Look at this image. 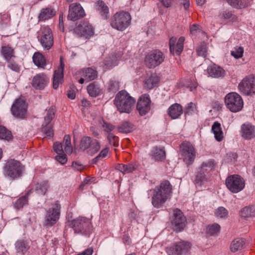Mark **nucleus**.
I'll list each match as a JSON object with an SVG mask.
<instances>
[{
    "label": "nucleus",
    "mask_w": 255,
    "mask_h": 255,
    "mask_svg": "<svg viewBox=\"0 0 255 255\" xmlns=\"http://www.w3.org/2000/svg\"><path fill=\"white\" fill-rule=\"evenodd\" d=\"M172 185L168 180L163 181L158 187L153 191L152 204L157 208L162 206L163 204L170 198L172 193Z\"/></svg>",
    "instance_id": "1"
},
{
    "label": "nucleus",
    "mask_w": 255,
    "mask_h": 255,
    "mask_svg": "<svg viewBox=\"0 0 255 255\" xmlns=\"http://www.w3.org/2000/svg\"><path fill=\"white\" fill-rule=\"evenodd\" d=\"M135 103V99L125 90L120 91L114 100V104L120 113H130L134 107Z\"/></svg>",
    "instance_id": "2"
},
{
    "label": "nucleus",
    "mask_w": 255,
    "mask_h": 255,
    "mask_svg": "<svg viewBox=\"0 0 255 255\" xmlns=\"http://www.w3.org/2000/svg\"><path fill=\"white\" fill-rule=\"evenodd\" d=\"M131 16L129 12L125 11L117 12L110 19V25L114 29L123 31L128 28L131 23Z\"/></svg>",
    "instance_id": "3"
},
{
    "label": "nucleus",
    "mask_w": 255,
    "mask_h": 255,
    "mask_svg": "<svg viewBox=\"0 0 255 255\" xmlns=\"http://www.w3.org/2000/svg\"><path fill=\"white\" fill-rule=\"evenodd\" d=\"M165 58V54L161 51L153 49L145 54L144 62L146 67L153 69L161 64Z\"/></svg>",
    "instance_id": "4"
},
{
    "label": "nucleus",
    "mask_w": 255,
    "mask_h": 255,
    "mask_svg": "<svg viewBox=\"0 0 255 255\" xmlns=\"http://www.w3.org/2000/svg\"><path fill=\"white\" fill-rule=\"evenodd\" d=\"M225 104L228 109L233 113L240 111L244 106L241 96L236 92L228 93L225 97Z\"/></svg>",
    "instance_id": "5"
},
{
    "label": "nucleus",
    "mask_w": 255,
    "mask_h": 255,
    "mask_svg": "<svg viewBox=\"0 0 255 255\" xmlns=\"http://www.w3.org/2000/svg\"><path fill=\"white\" fill-rule=\"evenodd\" d=\"M76 233L87 235L92 230L91 220L86 217H79L72 220L70 224Z\"/></svg>",
    "instance_id": "6"
},
{
    "label": "nucleus",
    "mask_w": 255,
    "mask_h": 255,
    "mask_svg": "<svg viewBox=\"0 0 255 255\" xmlns=\"http://www.w3.org/2000/svg\"><path fill=\"white\" fill-rule=\"evenodd\" d=\"M191 246L190 242L180 241L167 247L165 251L168 255H186L190 252Z\"/></svg>",
    "instance_id": "7"
},
{
    "label": "nucleus",
    "mask_w": 255,
    "mask_h": 255,
    "mask_svg": "<svg viewBox=\"0 0 255 255\" xmlns=\"http://www.w3.org/2000/svg\"><path fill=\"white\" fill-rule=\"evenodd\" d=\"M23 169L24 166L21 163L14 159L7 160L4 167L5 173L13 179L19 177Z\"/></svg>",
    "instance_id": "8"
},
{
    "label": "nucleus",
    "mask_w": 255,
    "mask_h": 255,
    "mask_svg": "<svg viewBox=\"0 0 255 255\" xmlns=\"http://www.w3.org/2000/svg\"><path fill=\"white\" fill-rule=\"evenodd\" d=\"M61 205L58 201L51 204V207L46 211L45 217V225L52 226L58 221L60 216Z\"/></svg>",
    "instance_id": "9"
},
{
    "label": "nucleus",
    "mask_w": 255,
    "mask_h": 255,
    "mask_svg": "<svg viewBox=\"0 0 255 255\" xmlns=\"http://www.w3.org/2000/svg\"><path fill=\"white\" fill-rule=\"evenodd\" d=\"M38 40L45 50H49L53 45L54 40L52 31L48 26L42 27L38 32Z\"/></svg>",
    "instance_id": "10"
},
{
    "label": "nucleus",
    "mask_w": 255,
    "mask_h": 255,
    "mask_svg": "<svg viewBox=\"0 0 255 255\" xmlns=\"http://www.w3.org/2000/svg\"><path fill=\"white\" fill-rule=\"evenodd\" d=\"M180 148L184 161L188 165L192 164L196 157V151L193 145L191 142L185 141L181 143Z\"/></svg>",
    "instance_id": "11"
},
{
    "label": "nucleus",
    "mask_w": 255,
    "mask_h": 255,
    "mask_svg": "<svg viewBox=\"0 0 255 255\" xmlns=\"http://www.w3.org/2000/svg\"><path fill=\"white\" fill-rule=\"evenodd\" d=\"M100 143L96 139H92L89 136H84L81 140L80 149L82 151L86 150L89 154H95L100 150Z\"/></svg>",
    "instance_id": "12"
},
{
    "label": "nucleus",
    "mask_w": 255,
    "mask_h": 255,
    "mask_svg": "<svg viewBox=\"0 0 255 255\" xmlns=\"http://www.w3.org/2000/svg\"><path fill=\"white\" fill-rule=\"evenodd\" d=\"M238 88L246 95L255 94V75H250L245 77L239 83Z\"/></svg>",
    "instance_id": "13"
},
{
    "label": "nucleus",
    "mask_w": 255,
    "mask_h": 255,
    "mask_svg": "<svg viewBox=\"0 0 255 255\" xmlns=\"http://www.w3.org/2000/svg\"><path fill=\"white\" fill-rule=\"evenodd\" d=\"M226 185L230 191L233 193H238L245 187V181L238 175H232L226 180Z\"/></svg>",
    "instance_id": "14"
},
{
    "label": "nucleus",
    "mask_w": 255,
    "mask_h": 255,
    "mask_svg": "<svg viewBox=\"0 0 255 255\" xmlns=\"http://www.w3.org/2000/svg\"><path fill=\"white\" fill-rule=\"evenodd\" d=\"M171 222L173 230L179 232L182 231L185 228L186 219L183 212L176 208L173 210V215Z\"/></svg>",
    "instance_id": "15"
},
{
    "label": "nucleus",
    "mask_w": 255,
    "mask_h": 255,
    "mask_svg": "<svg viewBox=\"0 0 255 255\" xmlns=\"http://www.w3.org/2000/svg\"><path fill=\"white\" fill-rule=\"evenodd\" d=\"M11 112L16 118L25 119L27 115V105L25 101L21 98L17 99L11 106Z\"/></svg>",
    "instance_id": "16"
},
{
    "label": "nucleus",
    "mask_w": 255,
    "mask_h": 255,
    "mask_svg": "<svg viewBox=\"0 0 255 255\" xmlns=\"http://www.w3.org/2000/svg\"><path fill=\"white\" fill-rule=\"evenodd\" d=\"M98 76L97 71L92 68H87L78 71L75 74L76 79L80 84L85 82H89L97 78Z\"/></svg>",
    "instance_id": "17"
},
{
    "label": "nucleus",
    "mask_w": 255,
    "mask_h": 255,
    "mask_svg": "<svg viewBox=\"0 0 255 255\" xmlns=\"http://www.w3.org/2000/svg\"><path fill=\"white\" fill-rule=\"evenodd\" d=\"M85 15V11L79 3H73L69 5L68 19L76 21Z\"/></svg>",
    "instance_id": "18"
},
{
    "label": "nucleus",
    "mask_w": 255,
    "mask_h": 255,
    "mask_svg": "<svg viewBox=\"0 0 255 255\" xmlns=\"http://www.w3.org/2000/svg\"><path fill=\"white\" fill-rule=\"evenodd\" d=\"M151 101L149 95L144 94L138 100L136 108L140 115L144 116L150 110Z\"/></svg>",
    "instance_id": "19"
},
{
    "label": "nucleus",
    "mask_w": 255,
    "mask_h": 255,
    "mask_svg": "<svg viewBox=\"0 0 255 255\" xmlns=\"http://www.w3.org/2000/svg\"><path fill=\"white\" fill-rule=\"evenodd\" d=\"M76 34L80 37L88 38L94 34L92 26L87 22H81L74 29Z\"/></svg>",
    "instance_id": "20"
},
{
    "label": "nucleus",
    "mask_w": 255,
    "mask_h": 255,
    "mask_svg": "<svg viewBox=\"0 0 255 255\" xmlns=\"http://www.w3.org/2000/svg\"><path fill=\"white\" fill-rule=\"evenodd\" d=\"M241 136L246 140H251L255 138V126L250 123L243 124L241 127Z\"/></svg>",
    "instance_id": "21"
},
{
    "label": "nucleus",
    "mask_w": 255,
    "mask_h": 255,
    "mask_svg": "<svg viewBox=\"0 0 255 255\" xmlns=\"http://www.w3.org/2000/svg\"><path fill=\"white\" fill-rule=\"evenodd\" d=\"M48 83V78L44 73L36 75L32 79L31 84L37 90L43 89Z\"/></svg>",
    "instance_id": "22"
},
{
    "label": "nucleus",
    "mask_w": 255,
    "mask_h": 255,
    "mask_svg": "<svg viewBox=\"0 0 255 255\" xmlns=\"http://www.w3.org/2000/svg\"><path fill=\"white\" fill-rule=\"evenodd\" d=\"M64 63L62 58H60V64L58 69L54 71L53 80V87L55 89H57L60 84L63 80V71Z\"/></svg>",
    "instance_id": "23"
},
{
    "label": "nucleus",
    "mask_w": 255,
    "mask_h": 255,
    "mask_svg": "<svg viewBox=\"0 0 255 255\" xmlns=\"http://www.w3.org/2000/svg\"><path fill=\"white\" fill-rule=\"evenodd\" d=\"M182 113V107L178 103L172 105L168 109V114L172 119L178 118Z\"/></svg>",
    "instance_id": "24"
},
{
    "label": "nucleus",
    "mask_w": 255,
    "mask_h": 255,
    "mask_svg": "<svg viewBox=\"0 0 255 255\" xmlns=\"http://www.w3.org/2000/svg\"><path fill=\"white\" fill-rule=\"evenodd\" d=\"M226 1L231 6L238 9L245 8L252 3V0H226Z\"/></svg>",
    "instance_id": "25"
},
{
    "label": "nucleus",
    "mask_w": 255,
    "mask_h": 255,
    "mask_svg": "<svg viewBox=\"0 0 255 255\" xmlns=\"http://www.w3.org/2000/svg\"><path fill=\"white\" fill-rule=\"evenodd\" d=\"M207 70L208 74L213 78L223 77L225 74L224 70L216 64H213L208 66Z\"/></svg>",
    "instance_id": "26"
},
{
    "label": "nucleus",
    "mask_w": 255,
    "mask_h": 255,
    "mask_svg": "<svg viewBox=\"0 0 255 255\" xmlns=\"http://www.w3.org/2000/svg\"><path fill=\"white\" fill-rule=\"evenodd\" d=\"M246 240L243 238L234 239L230 245V250L233 253L241 251L245 247Z\"/></svg>",
    "instance_id": "27"
},
{
    "label": "nucleus",
    "mask_w": 255,
    "mask_h": 255,
    "mask_svg": "<svg viewBox=\"0 0 255 255\" xmlns=\"http://www.w3.org/2000/svg\"><path fill=\"white\" fill-rule=\"evenodd\" d=\"M1 55L6 60L15 57L14 49L9 45H3L0 49Z\"/></svg>",
    "instance_id": "28"
},
{
    "label": "nucleus",
    "mask_w": 255,
    "mask_h": 255,
    "mask_svg": "<svg viewBox=\"0 0 255 255\" xmlns=\"http://www.w3.org/2000/svg\"><path fill=\"white\" fill-rule=\"evenodd\" d=\"M96 8L103 19H107L109 17V7L104 1L98 0L96 3Z\"/></svg>",
    "instance_id": "29"
},
{
    "label": "nucleus",
    "mask_w": 255,
    "mask_h": 255,
    "mask_svg": "<svg viewBox=\"0 0 255 255\" xmlns=\"http://www.w3.org/2000/svg\"><path fill=\"white\" fill-rule=\"evenodd\" d=\"M211 130L214 134V137L216 140L221 141L224 138V134L221 128V124L218 122H215L213 123Z\"/></svg>",
    "instance_id": "30"
},
{
    "label": "nucleus",
    "mask_w": 255,
    "mask_h": 255,
    "mask_svg": "<svg viewBox=\"0 0 255 255\" xmlns=\"http://www.w3.org/2000/svg\"><path fill=\"white\" fill-rule=\"evenodd\" d=\"M137 167L138 164L136 162H132L128 164H119L117 166V169L125 174L133 172L137 168Z\"/></svg>",
    "instance_id": "31"
},
{
    "label": "nucleus",
    "mask_w": 255,
    "mask_h": 255,
    "mask_svg": "<svg viewBox=\"0 0 255 255\" xmlns=\"http://www.w3.org/2000/svg\"><path fill=\"white\" fill-rule=\"evenodd\" d=\"M33 62L39 68H45L46 62L45 57L39 52H35L32 57Z\"/></svg>",
    "instance_id": "32"
},
{
    "label": "nucleus",
    "mask_w": 255,
    "mask_h": 255,
    "mask_svg": "<svg viewBox=\"0 0 255 255\" xmlns=\"http://www.w3.org/2000/svg\"><path fill=\"white\" fill-rule=\"evenodd\" d=\"M87 90L89 95L93 97H96L101 92L99 84L96 82L90 83L87 86Z\"/></svg>",
    "instance_id": "33"
},
{
    "label": "nucleus",
    "mask_w": 255,
    "mask_h": 255,
    "mask_svg": "<svg viewBox=\"0 0 255 255\" xmlns=\"http://www.w3.org/2000/svg\"><path fill=\"white\" fill-rule=\"evenodd\" d=\"M55 11L51 8L47 7L41 10L39 18L40 20H45L52 17L55 14Z\"/></svg>",
    "instance_id": "34"
},
{
    "label": "nucleus",
    "mask_w": 255,
    "mask_h": 255,
    "mask_svg": "<svg viewBox=\"0 0 255 255\" xmlns=\"http://www.w3.org/2000/svg\"><path fill=\"white\" fill-rule=\"evenodd\" d=\"M28 191L25 195L19 198L14 203V207L17 210H19L23 207L24 206L28 204V196L30 193Z\"/></svg>",
    "instance_id": "35"
},
{
    "label": "nucleus",
    "mask_w": 255,
    "mask_h": 255,
    "mask_svg": "<svg viewBox=\"0 0 255 255\" xmlns=\"http://www.w3.org/2000/svg\"><path fill=\"white\" fill-rule=\"evenodd\" d=\"M159 81V78L155 74H152L145 80V87L151 89L155 86Z\"/></svg>",
    "instance_id": "36"
},
{
    "label": "nucleus",
    "mask_w": 255,
    "mask_h": 255,
    "mask_svg": "<svg viewBox=\"0 0 255 255\" xmlns=\"http://www.w3.org/2000/svg\"><path fill=\"white\" fill-rule=\"evenodd\" d=\"M15 248L18 253H21L24 254L25 253L29 248L28 243L23 241H18L15 243Z\"/></svg>",
    "instance_id": "37"
},
{
    "label": "nucleus",
    "mask_w": 255,
    "mask_h": 255,
    "mask_svg": "<svg viewBox=\"0 0 255 255\" xmlns=\"http://www.w3.org/2000/svg\"><path fill=\"white\" fill-rule=\"evenodd\" d=\"M11 131L4 127L0 126V139L9 140L12 138Z\"/></svg>",
    "instance_id": "38"
},
{
    "label": "nucleus",
    "mask_w": 255,
    "mask_h": 255,
    "mask_svg": "<svg viewBox=\"0 0 255 255\" xmlns=\"http://www.w3.org/2000/svg\"><path fill=\"white\" fill-rule=\"evenodd\" d=\"M153 154L154 158L156 161L162 160L165 157V152L162 148H155Z\"/></svg>",
    "instance_id": "39"
},
{
    "label": "nucleus",
    "mask_w": 255,
    "mask_h": 255,
    "mask_svg": "<svg viewBox=\"0 0 255 255\" xmlns=\"http://www.w3.org/2000/svg\"><path fill=\"white\" fill-rule=\"evenodd\" d=\"M63 144L65 146V151L67 154H71L73 149L71 146V137L69 135H65L63 139Z\"/></svg>",
    "instance_id": "40"
},
{
    "label": "nucleus",
    "mask_w": 255,
    "mask_h": 255,
    "mask_svg": "<svg viewBox=\"0 0 255 255\" xmlns=\"http://www.w3.org/2000/svg\"><path fill=\"white\" fill-rule=\"evenodd\" d=\"M104 64L108 69L117 65L118 64L117 57L115 55H112V56L106 58L104 60Z\"/></svg>",
    "instance_id": "41"
},
{
    "label": "nucleus",
    "mask_w": 255,
    "mask_h": 255,
    "mask_svg": "<svg viewBox=\"0 0 255 255\" xmlns=\"http://www.w3.org/2000/svg\"><path fill=\"white\" fill-rule=\"evenodd\" d=\"M185 38L183 36L180 37L175 46L174 54L179 55L183 51L184 47V42Z\"/></svg>",
    "instance_id": "42"
},
{
    "label": "nucleus",
    "mask_w": 255,
    "mask_h": 255,
    "mask_svg": "<svg viewBox=\"0 0 255 255\" xmlns=\"http://www.w3.org/2000/svg\"><path fill=\"white\" fill-rule=\"evenodd\" d=\"M220 230V226L218 224L209 225L207 227V233L210 235H214L218 234Z\"/></svg>",
    "instance_id": "43"
},
{
    "label": "nucleus",
    "mask_w": 255,
    "mask_h": 255,
    "mask_svg": "<svg viewBox=\"0 0 255 255\" xmlns=\"http://www.w3.org/2000/svg\"><path fill=\"white\" fill-rule=\"evenodd\" d=\"M119 88V82L115 80H110L108 84V90L110 92L115 93Z\"/></svg>",
    "instance_id": "44"
},
{
    "label": "nucleus",
    "mask_w": 255,
    "mask_h": 255,
    "mask_svg": "<svg viewBox=\"0 0 255 255\" xmlns=\"http://www.w3.org/2000/svg\"><path fill=\"white\" fill-rule=\"evenodd\" d=\"M132 129V125L129 122H124L119 127V130L123 133L130 132Z\"/></svg>",
    "instance_id": "45"
},
{
    "label": "nucleus",
    "mask_w": 255,
    "mask_h": 255,
    "mask_svg": "<svg viewBox=\"0 0 255 255\" xmlns=\"http://www.w3.org/2000/svg\"><path fill=\"white\" fill-rule=\"evenodd\" d=\"M197 53L199 56L206 57L207 55V46L205 42H202L197 48Z\"/></svg>",
    "instance_id": "46"
},
{
    "label": "nucleus",
    "mask_w": 255,
    "mask_h": 255,
    "mask_svg": "<svg viewBox=\"0 0 255 255\" xmlns=\"http://www.w3.org/2000/svg\"><path fill=\"white\" fill-rule=\"evenodd\" d=\"M41 130L46 136L52 137L53 136L54 131L52 128V126L49 125V124H46L45 126H43Z\"/></svg>",
    "instance_id": "47"
},
{
    "label": "nucleus",
    "mask_w": 255,
    "mask_h": 255,
    "mask_svg": "<svg viewBox=\"0 0 255 255\" xmlns=\"http://www.w3.org/2000/svg\"><path fill=\"white\" fill-rule=\"evenodd\" d=\"M7 63V67L16 72L20 71V66L13 58L6 60Z\"/></svg>",
    "instance_id": "48"
},
{
    "label": "nucleus",
    "mask_w": 255,
    "mask_h": 255,
    "mask_svg": "<svg viewBox=\"0 0 255 255\" xmlns=\"http://www.w3.org/2000/svg\"><path fill=\"white\" fill-rule=\"evenodd\" d=\"M215 214L217 218H224L228 216V212L225 208L220 207L215 210Z\"/></svg>",
    "instance_id": "49"
},
{
    "label": "nucleus",
    "mask_w": 255,
    "mask_h": 255,
    "mask_svg": "<svg viewBox=\"0 0 255 255\" xmlns=\"http://www.w3.org/2000/svg\"><path fill=\"white\" fill-rule=\"evenodd\" d=\"M244 53V48L241 46H237L231 51V55L235 58L238 59L243 56Z\"/></svg>",
    "instance_id": "50"
},
{
    "label": "nucleus",
    "mask_w": 255,
    "mask_h": 255,
    "mask_svg": "<svg viewBox=\"0 0 255 255\" xmlns=\"http://www.w3.org/2000/svg\"><path fill=\"white\" fill-rule=\"evenodd\" d=\"M215 163L213 160H210L207 162H203L201 165V169L204 171L211 170L214 167Z\"/></svg>",
    "instance_id": "51"
},
{
    "label": "nucleus",
    "mask_w": 255,
    "mask_h": 255,
    "mask_svg": "<svg viewBox=\"0 0 255 255\" xmlns=\"http://www.w3.org/2000/svg\"><path fill=\"white\" fill-rule=\"evenodd\" d=\"M48 188V184L47 182H44L36 185V190L38 194L44 195Z\"/></svg>",
    "instance_id": "52"
},
{
    "label": "nucleus",
    "mask_w": 255,
    "mask_h": 255,
    "mask_svg": "<svg viewBox=\"0 0 255 255\" xmlns=\"http://www.w3.org/2000/svg\"><path fill=\"white\" fill-rule=\"evenodd\" d=\"M55 114L54 109L53 108H49L46 112V115L44 117V122L45 124H49L53 118Z\"/></svg>",
    "instance_id": "53"
},
{
    "label": "nucleus",
    "mask_w": 255,
    "mask_h": 255,
    "mask_svg": "<svg viewBox=\"0 0 255 255\" xmlns=\"http://www.w3.org/2000/svg\"><path fill=\"white\" fill-rule=\"evenodd\" d=\"M204 171L200 169V171H199L196 175L195 179V183L198 185L201 186L202 185V182L205 179V174L204 173Z\"/></svg>",
    "instance_id": "54"
},
{
    "label": "nucleus",
    "mask_w": 255,
    "mask_h": 255,
    "mask_svg": "<svg viewBox=\"0 0 255 255\" xmlns=\"http://www.w3.org/2000/svg\"><path fill=\"white\" fill-rule=\"evenodd\" d=\"M107 138L109 142L111 145H113L116 147L119 145V138L118 136L114 135L112 133H110L109 134Z\"/></svg>",
    "instance_id": "55"
},
{
    "label": "nucleus",
    "mask_w": 255,
    "mask_h": 255,
    "mask_svg": "<svg viewBox=\"0 0 255 255\" xmlns=\"http://www.w3.org/2000/svg\"><path fill=\"white\" fill-rule=\"evenodd\" d=\"M109 148L108 147H106L103 149L102 150H101L100 153L98 154V155L93 159V161L94 163H96L100 159L106 157L107 156Z\"/></svg>",
    "instance_id": "56"
},
{
    "label": "nucleus",
    "mask_w": 255,
    "mask_h": 255,
    "mask_svg": "<svg viewBox=\"0 0 255 255\" xmlns=\"http://www.w3.org/2000/svg\"><path fill=\"white\" fill-rule=\"evenodd\" d=\"M240 215L244 218L252 217L251 206L246 207L242 209L240 212Z\"/></svg>",
    "instance_id": "57"
},
{
    "label": "nucleus",
    "mask_w": 255,
    "mask_h": 255,
    "mask_svg": "<svg viewBox=\"0 0 255 255\" xmlns=\"http://www.w3.org/2000/svg\"><path fill=\"white\" fill-rule=\"evenodd\" d=\"M102 128L105 132H109L112 131L115 128V127L110 123L103 121Z\"/></svg>",
    "instance_id": "58"
},
{
    "label": "nucleus",
    "mask_w": 255,
    "mask_h": 255,
    "mask_svg": "<svg viewBox=\"0 0 255 255\" xmlns=\"http://www.w3.org/2000/svg\"><path fill=\"white\" fill-rule=\"evenodd\" d=\"M53 149L57 154H61L64 153L62 145L61 143L55 142L53 144Z\"/></svg>",
    "instance_id": "59"
},
{
    "label": "nucleus",
    "mask_w": 255,
    "mask_h": 255,
    "mask_svg": "<svg viewBox=\"0 0 255 255\" xmlns=\"http://www.w3.org/2000/svg\"><path fill=\"white\" fill-rule=\"evenodd\" d=\"M56 160L62 164H64L66 163L67 159L66 154L64 153L61 154H58L55 157Z\"/></svg>",
    "instance_id": "60"
},
{
    "label": "nucleus",
    "mask_w": 255,
    "mask_h": 255,
    "mask_svg": "<svg viewBox=\"0 0 255 255\" xmlns=\"http://www.w3.org/2000/svg\"><path fill=\"white\" fill-rule=\"evenodd\" d=\"M176 42V38L172 37L169 40V49L170 53L174 54V50L175 43Z\"/></svg>",
    "instance_id": "61"
},
{
    "label": "nucleus",
    "mask_w": 255,
    "mask_h": 255,
    "mask_svg": "<svg viewBox=\"0 0 255 255\" xmlns=\"http://www.w3.org/2000/svg\"><path fill=\"white\" fill-rule=\"evenodd\" d=\"M200 30V26L198 24H194L190 26V33L193 35H196Z\"/></svg>",
    "instance_id": "62"
},
{
    "label": "nucleus",
    "mask_w": 255,
    "mask_h": 255,
    "mask_svg": "<svg viewBox=\"0 0 255 255\" xmlns=\"http://www.w3.org/2000/svg\"><path fill=\"white\" fill-rule=\"evenodd\" d=\"M196 110V106L195 104L193 103H189L186 108L187 113L190 114H191L192 112H195Z\"/></svg>",
    "instance_id": "63"
},
{
    "label": "nucleus",
    "mask_w": 255,
    "mask_h": 255,
    "mask_svg": "<svg viewBox=\"0 0 255 255\" xmlns=\"http://www.w3.org/2000/svg\"><path fill=\"white\" fill-rule=\"evenodd\" d=\"M72 166L74 169L78 171H81L84 168L83 165L77 161L73 162Z\"/></svg>",
    "instance_id": "64"
}]
</instances>
